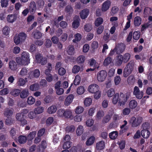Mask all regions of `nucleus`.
Returning <instances> with one entry per match:
<instances>
[{
    "instance_id": "62",
    "label": "nucleus",
    "mask_w": 152,
    "mask_h": 152,
    "mask_svg": "<svg viewBox=\"0 0 152 152\" xmlns=\"http://www.w3.org/2000/svg\"><path fill=\"white\" fill-rule=\"evenodd\" d=\"M111 118V117L110 115H107L104 117L102 120V122L103 123H106L109 121Z\"/></svg>"
},
{
    "instance_id": "52",
    "label": "nucleus",
    "mask_w": 152,
    "mask_h": 152,
    "mask_svg": "<svg viewBox=\"0 0 152 152\" xmlns=\"http://www.w3.org/2000/svg\"><path fill=\"white\" fill-rule=\"evenodd\" d=\"M80 69V67L77 65H75L72 70V72L73 73L76 74L77 73Z\"/></svg>"
},
{
    "instance_id": "2",
    "label": "nucleus",
    "mask_w": 152,
    "mask_h": 152,
    "mask_svg": "<svg viewBox=\"0 0 152 152\" xmlns=\"http://www.w3.org/2000/svg\"><path fill=\"white\" fill-rule=\"evenodd\" d=\"M30 56L28 53L26 51L23 52L20 58H16V61L18 63L26 65L30 63Z\"/></svg>"
},
{
    "instance_id": "48",
    "label": "nucleus",
    "mask_w": 152,
    "mask_h": 152,
    "mask_svg": "<svg viewBox=\"0 0 152 152\" xmlns=\"http://www.w3.org/2000/svg\"><path fill=\"white\" fill-rule=\"evenodd\" d=\"M84 29L87 32H89L92 29V25L90 23H87L84 26Z\"/></svg>"
},
{
    "instance_id": "57",
    "label": "nucleus",
    "mask_w": 152,
    "mask_h": 152,
    "mask_svg": "<svg viewBox=\"0 0 152 152\" xmlns=\"http://www.w3.org/2000/svg\"><path fill=\"white\" fill-rule=\"evenodd\" d=\"M65 110L63 109H60L57 111V114L58 116L60 117H63L64 116L65 113Z\"/></svg>"
},
{
    "instance_id": "3",
    "label": "nucleus",
    "mask_w": 152,
    "mask_h": 152,
    "mask_svg": "<svg viewBox=\"0 0 152 152\" xmlns=\"http://www.w3.org/2000/svg\"><path fill=\"white\" fill-rule=\"evenodd\" d=\"M142 126L143 129L141 131V132L142 136L144 138H148L151 134L150 132L148 130V124L146 122L142 124Z\"/></svg>"
},
{
    "instance_id": "4",
    "label": "nucleus",
    "mask_w": 152,
    "mask_h": 152,
    "mask_svg": "<svg viewBox=\"0 0 152 152\" xmlns=\"http://www.w3.org/2000/svg\"><path fill=\"white\" fill-rule=\"evenodd\" d=\"M130 96V94L128 93L124 94L123 93H121L119 99V105L121 106L124 105Z\"/></svg>"
},
{
    "instance_id": "19",
    "label": "nucleus",
    "mask_w": 152,
    "mask_h": 152,
    "mask_svg": "<svg viewBox=\"0 0 152 152\" xmlns=\"http://www.w3.org/2000/svg\"><path fill=\"white\" fill-rule=\"evenodd\" d=\"M104 147L105 142L103 141H100L96 144V147L98 150H102L104 149Z\"/></svg>"
},
{
    "instance_id": "36",
    "label": "nucleus",
    "mask_w": 152,
    "mask_h": 152,
    "mask_svg": "<svg viewBox=\"0 0 152 152\" xmlns=\"http://www.w3.org/2000/svg\"><path fill=\"white\" fill-rule=\"evenodd\" d=\"M64 116L66 118H70L72 115V112L70 110L66 109L65 110Z\"/></svg>"
},
{
    "instance_id": "41",
    "label": "nucleus",
    "mask_w": 152,
    "mask_h": 152,
    "mask_svg": "<svg viewBox=\"0 0 152 152\" xmlns=\"http://www.w3.org/2000/svg\"><path fill=\"white\" fill-rule=\"evenodd\" d=\"M43 110L44 108L43 107H39L35 108L34 111L35 113L39 114L42 113Z\"/></svg>"
},
{
    "instance_id": "5",
    "label": "nucleus",
    "mask_w": 152,
    "mask_h": 152,
    "mask_svg": "<svg viewBox=\"0 0 152 152\" xmlns=\"http://www.w3.org/2000/svg\"><path fill=\"white\" fill-rule=\"evenodd\" d=\"M142 120V118L140 116L137 117L136 118L134 116L132 117L130 120L132 126L133 127L138 126L140 124Z\"/></svg>"
},
{
    "instance_id": "60",
    "label": "nucleus",
    "mask_w": 152,
    "mask_h": 152,
    "mask_svg": "<svg viewBox=\"0 0 152 152\" xmlns=\"http://www.w3.org/2000/svg\"><path fill=\"white\" fill-rule=\"evenodd\" d=\"M9 92V91L7 88H4L0 91V95H7Z\"/></svg>"
},
{
    "instance_id": "34",
    "label": "nucleus",
    "mask_w": 152,
    "mask_h": 152,
    "mask_svg": "<svg viewBox=\"0 0 152 152\" xmlns=\"http://www.w3.org/2000/svg\"><path fill=\"white\" fill-rule=\"evenodd\" d=\"M118 133L117 131H113L110 133L109 134L110 137L112 140H114L118 137Z\"/></svg>"
},
{
    "instance_id": "43",
    "label": "nucleus",
    "mask_w": 152,
    "mask_h": 152,
    "mask_svg": "<svg viewBox=\"0 0 152 152\" xmlns=\"http://www.w3.org/2000/svg\"><path fill=\"white\" fill-rule=\"evenodd\" d=\"M80 25L79 20L78 19H76L74 20L72 23V26L73 28L76 29Z\"/></svg>"
},
{
    "instance_id": "42",
    "label": "nucleus",
    "mask_w": 152,
    "mask_h": 152,
    "mask_svg": "<svg viewBox=\"0 0 152 152\" xmlns=\"http://www.w3.org/2000/svg\"><path fill=\"white\" fill-rule=\"evenodd\" d=\"M36 134V131L30 132L27 136L28 140L31 141L34 137Z\"/></svg>"
},
{
    "instance_id": "26",
    "label": "nucleus",
    "mask_w": 152,
    "mask_h": 152,
    "mask_svg": "<svg viewBox=\"0 0 152 152\" xmlns=\"http://www.w3.org/2000/svg\"><path fill=\"white\" fill-rule=\"evenodd\" d=\"M40 74L39 70L38 69H36L31 72L29 75H32V77L37 78L39 76Z\"/></svg>"
},
{
    "instance_id": "31",
    "label": "nucleus",
    "mask_w": 152,
    "mask_h": 152,
    "mask_svg": "<svg viewBox=\"0 0 152 152\" xmlns=\"http://www.w3.org/2000/svg\"><path fill=\"white\" fill-rule=\"evenodd\" d=\"M103 22V19L101 17L98 18H96L95 22V25L98 27L102 24Z\"/></svg>"
},
{
    "instance_id": "16",
    "label": "nucleus",
    "mask_w": 152,
    "mask_h": 152,
    "mask_svg": "<svg viewBox=\"0 0 152 152\" xmlns=\"http://www.w3.org/2000/svg\"><path fill=\"white\" fill-rule=\"evenodd\" d=\"M74 98V96L72 94L69 95L66 99L64 102V104L66 106L69 105L72 102Z\"/></svg>"
},
{
    "instance_id": "44",
    "label": "nucleus",
    "mask_w": 152,
    "mask_h": 152,
    "mask_svg": "<svg viewBox=\"0 0 152 152\" xmlns=\"http://www.w3.org/2000/svg\"><path fill=\"white\" fill-rule=\"evenodd\" d=\"M83 126H79L76 130L77 134V135H80L83 133Z\"/></svg>"
},
{
    "instance_id": "13",
    "label": "nucleus",
    "mask_w": 152,
    "mask_h": 152,
    "mask_svg": "<svg viewBox=\"0 0 152 152\" xmlns=\"http://www.w3.org/2000/svg\"><path fill=\"white\" fill-rule=\"evenodd\" d=\"M89 13V10L87 9H84L80 12V16L81 18L84 19L86 18L88 15Z\"/></svg>"
},
{
    "instance_id": "25",
    "label": "nucleus",
    "mask_w": 152,
    "mask_h": 152,
    "mask_svg": "<svg viewBox=\"0 0 152 152\" xmlns=\"http://www.w3.org/2000/svg\"><path fill=\"white\" fill-rule=\"evenodd\" d=\"M26 137L23 135H20L18 138V142L21 144H23L25 143L27 140Z\"/></svg>"
},
{
    "instance_id": "54",
    "label": "nucleus",
    "mask_w": 152,
    "mask_h": 152,
    "mask_svg": "<svg viewBox=\"0 0 152 152\" xmlns=\"http://www.w3.org/2000/svg\"><path fill=\"white\" fill-rule=\"evenodd\" d=\"M84 109L81 106H78L75 109V113L77 114H80L83 111Z\"/></svg>"
},
{
    "instance_id": "10",
    "label": "nucleus",
    "mask_w": 152,
    "mask_h": 152,
    "mask_svg": "<svg viewBox=\"0 0 152 152\" xmlns=\"http://www.w3.org/2000/svg\"><path fill=\"white\" fill-rule=\"evenodd\" d=\"M25 115L21 112L17 113L16 115V118L17 120L21 122L22 125L24 126L27 124V121L25 119Z\"/></svg>"
},
{
    "instance_id": "39",
    "label": "nucleus",
    "mask_w": 152,
    "mask_h": 152,
    "mask_svg": "<svg viewBox=\"0 0 152 152\" xmlns=\"http://www.w3.org/2000/svg\"><path fill=\"white\" fill-rule=\"evenodd\" d=\"M112 61V58L110 56H108L106 58L104 61L103 64L104 66H108Z\"/></svg>"
},
{
    "instance_id": "14",
    "label": "nucleus",
    "mask_w": 152,
    "mask_h": 152,
    "mask_svg": "<svg viewBox=\"0 0 152 152\" xmlns=\"http://www.w3.org/2000/svg\"><path fill=\"white\" fill-rule=\"evenodd\" d=\"M36 5L34 1L31 2L29 5V10L31 14H34L36 10Z\"/></svg>"
},
{
    "instance_id": "20",
    "label": "nucleus",
    "mask_w": 152,
    "mask_h": 152,
    "mask_svg": "<svg viewBox=\"0 0 152 152\" xmlns=\"http://www.w3.org/2000/svg\"><path fill=\"white\" fill-rule=\"evenodd\" d=\"M57 108L55 105H52L49 107L47 110V112L49 114L54 113L56 112Z\"/></svg>"
},
{
    "instance_id": "8",
    "label": "nucleus",
    "mask_w": 152,
    "mask_h": 152,
    "mask_svg": "<svg viewBox=\"0 0 152 152\" xmlns=\"http://www.w3.org/2000/svg\"><path fill=\"white\" fill-rule=\"evenodd\" d=\"M107 76V73L105 70H102L97 74V78L99 82H102L105 79Z\"/></svg>"
},
{
    "instance_id": "49",
    "label": "nucleus",
    "mask_w": 152,
    "mask_h": 152,
    "mask_svg": "<svg viewBox=\"0 0 152 152\" xmlns=\"http://www.w3.org/2000/svg\"><path fill=\"white\" fill-rule=\"evenodd\" d=\"M66 73L65 69L62 67H60L58 70V73L61 76L64 75Z\"/></svg>"
},
{
    "instance_id": "40",
    "label": "nucleus",
    "mask_w": 152,
    "mask_h": 152,
    "mask_svg": "<svg viewBox=\"0 0 152 152\" xmlns=\"http://www.w3.org/2000/svg\"><path fill=\"white\" fill-rule=\"evenodd\" d=\"M18 36L22 42L25 41L27 37L26 34L23 32L20 33Z\"/></svg>"
},
{
    "instance_id": "23",
    "label": "nucleus",
    "mask_w": 152,
    "mask_h": 152,
    "mask_svg": "<svg viewBox=\"0 0 152 152\" xmlns=\"http://www.w3.org/2000/svg\"><path fill=\"white\" fill-rule=\"evenodd\" d=\"M13 114L12 111L9 108L6 109L4 111V115L5 117L8 118H10L11 117Z\"/></svg>"
},
{
    "instance_id": "17",
    "label": "nucleus",
    "mask_w": 152,
    "mask_h": 152,
    "mask_svg": "<svg viewBox=\"0 0 152 152\" xmlns=\"http://www.w3.org/2000/svg\"><path fill=\"white\" fill-rule=\"evenodd\" d=\"M74 10L70 5H67L65 8V12L67 15L70 16L73 13Z\"/></svg>"
},
{
    "instance_id": "45",
    "label": "nucleus",
    "mask_w": 152,
    "mask_h": 152,
    "mask_svg": "<svg viewBox=\"0 0 152 152\" xmlns=\"http://www.w3.org/2000/svg\"><path fill=\"white\" fill-rule=\"evenodd\" d=\"M119 10V8L117 6L113 7L111 9L110 14L111 15H113L116 14Z\"/></svg>"
},
{
    "instance_id": "37",
    "label": "nucleus",
    "mask_w": 152,
    "mask_h": 152,
    "mask_svg": "<svg viewBox=\"0 0 152 152\" xmlns=\"http://www.w3.org/2000/svg\"><path fill=\"white\" fill-rule=\"evenodd\" d=\"M119 96L118 93H116L114 95L112 100V102L114 104H116L118 101L119 102Z\"/></svg>"
},
{
    "instance_id": "15",
    "label": "nucleus",
    "mask_w": 152,
    "mask_h": 152,
    "mask_svg": "<svg viewBox=\"0 0 152 152\" xmlns=\"http://www.w3.org/2000/svg\"><path fill=\"white\" fill-rule=\"evenodd\" d=\"M9 68L13 71L15 70L18 69L17 65L14 61H10L9 63Z\"/></svg>"
},
{
    "instance_id": "29",
    "label": "nucleus",
    "mask_w": 152,
    "mask_h": 152,
    "mask_svg": "<svg viewBox=\"0 0 152 152\" xmlns=\"http://www.w3.org/2000/svg\"><path fill=\"white\" fill-rule=\"evenodd\" d=\"M20 92V91L18 89H15L12 90L10 92V94L14 96H18Z\"/></svg>"
},
{
    "instance_id": "64",
    "label": "nucleus",
    "mask_w": 152,
    "mask_h": 152,
    "mask_svg": "<svg viewBox=\"0 0 152 152\" xmlns=\"http://www.w3.org/2000/svg\"><path fill=\"white\" fill-rule=\"evenodd\" d=\"M14 41V42L16 45H18L20 43V42H22V41H21L20 39L18 36H15V37Z\"/></svg>"
},
{
    "instance_id": "63",
    "label": "nucleus",
    "mask_w": 152,
    "mask_h": 152,
    "mask_svg": "<svg viewBox=\"0 0 152 152\" xmlns=\"http://www.w3.org/2000/svg\"><path fill=\"white\" fill-rule=\"evenodd\" d=\"M70 142H64L63 145V148L64 149H66L70 147Z\"/></svg>"
},
{
    "instance_id": "9",
    "label": "nucleus",
    "mask_w": 152,
    "mask_h": 152,
    "mask_svg": "<svg viewBox=\"0 0 152 152\" xmlns=\"http://www.w3.org/2000/svg\"><path fill=\"white\" fill-rule=\"evenodd\" d=\"M126 45L122 43L118 44L117 46H116L114 48V50L116 51L117 54H120L122 53L126 48Z\"/></svg>"
},
{
    "instance_id": "51",
    "label": "nucleus",
    "mask_w": 152,
    "mask_h": 152,
    "mask_svg": "<svg viewBox=\"0 0 152 152\" xmlns=\"http://www.w3.org/2000/svg\"><path fill=\"white\" fill-rule=\"evenodd\" d=\"M67 53L70 55H72L74 54V48L73 46H69L68 50L67 51Z\"/></svg>"
},
{
    "instance_id": "24",
    "label": "nucleus",
    "mask_w": 152,
    "mask_h": 152,
    "mask_svg": "<svg viewBox=\"0 0 152 152\" xmlns=\"http://www.w3.org/2000/svg\"><path fill=\"white\" fill-rule=\"evenodd\" d=\"M16 16L14 15H10L7 16V19L8 22L12 23L16 20Z\"/></svg>"
},
{
    "instance_id": "11",
    "label": "nucleus",
    "mask_w": 152,
    "mask_h": 152,
    "mask_svg": "<svg viewBox=\"0 0 152 152\" xmlns=\"http://www.w3.org/2000/svg\"><path fill=\"white\" fill-rule=\"evenodd\" d=\"M99 86L96 84H91L88 87V91L91 93L96 92L99 90Z\"/></svg>"
},
{
    "instance_id": "1",
    "label": "nucleus",
    "mask_w": 152,
    "mask_h": 152,
    "mask_svg": "<svg viewBox=\"0 0 152 152\" xmlns=\"http://www.w3.org/2000/svg\"><path fill=\"white\" fill-rule=\"evenodd\" d=\"M130 57V54L128 53H125L123 56L121 54H118L116 56L115 60V65L120 66L123 62L126 63L129 60Z\"/></svg>"
},
{
    "instance_id": "59",
    "label": "nucleus",
    "mask_w": 152,
    "mask_h": 152,
    "mask_svg": "<svg viewBox=\"0 0 152 152\" xmlns=\"http://www.w3.org/2000/svg\"><path fill=\"white\" fill-rule=\"evenodd\" d=\"M104 29V26L103 25L99 26L96 30V33L98 34L102 33Z\"/></svg>"
},
{
    "instance_id": "53",
    "label": "nucleus",
    "mask_w": 152,
    "mask_h": 152,
    "mask_svg": "<svg viewBox=\"0 0 152 152\" xmlns=\"http://www.w3.org/2000/svg\"><path fill=\"white\" fill-rule=\"evenodd\" d=\"M75 39H74L73 40V42H75L76 41L77 42L80 41L81 39V35L79 33H77L75 35Z\"/></svg>"
},
{
    "instance_id": "32",
    "label": "nucleus",
    "mask_w": 152,
    "mask_h": 152,
    "mask_svg": "<svg viewBox=\"0 0 152 152\" xmlns=\"http://www.w3.org/2000/svg\"><path fill=\"white\" fill-rule=\"evenodd\" d=\"M152 9L149 7H146L144 10V14L147 16L151 14Z\"/></svg>"
},
{
    "instance_id": "58",
    "label": "nucleus",
    "mask_w": 152,
    "mask_h": 152,
    "mask_svg": "<svg viewBox=\"0 0 152 152\" xmlns=\"http://www.w3.org/2000/svg\"><path fill=\"white\" fill-rule=\"evenodd\" d=\"M104 115V112L103 111L99 110L97 112L96 116L98 119H100Z\"/></svg>"
},
{
    "instance_id": "6",
    "label": "nucleus",
    "mask_w": 152,
    "mask_h": 152,
    "mask_svg": "<svg viewBox=\"0 0 152 152\" xmlns=\"http://www.w3.org/2000/svg\"><path fill=\"white\" fill-rule=\"evenodd\" d=\"M133 68V64L130 62L128 63L124 70L123 73V76L124 77H128L132 72Z\"/></svg>"
},
{
    "instance_id": "22",
    "label": "nucleus",
    "mask_w": 152,
    "mask_h": 152,
    "mask_svg": "<svg viewBox=\"0 0 152 152\" xmlns=\"http://www.w3.org/2000/svg\"><path fill=\"white\" fill-rule=\"evenodd\" d=\"M141 23V18L140 16H136L134 19V25L136 26H139Z\"/></svg>"
},
{
    "instance_id": "56",
    "label": "nucleus",
    "mask_w": 152,
    "mask_h": 152,
    "mask_svg": "<svg viewBox=\"0 0 152 152\" xmlns=\"http://www.w3.org/2000/svg\"><path fill=\"white\" fill-rule=\"evenodd\" d=\"M139 32L137 31H134L133 34V37L134 39L137 40L140 37Z\"/></svg>"
},
{
    "instance_id": "12",
    "label": "nucleus",
    "mask_w": 152,
    "mask_h": 152,
    "mask_svg": "<svg viewBox=\"0 0 152 152\" xmlns=\"http://www.w3.org/2000/svg\"><path fill=\"white\" fill-rule=\"evenodd\" d=\"M111 5L110 2L108 0L105 1L102 4L101 10L102 12H105L108 10Z\"/></svg>"
},
{
    "instance_id": "35",
    "label": "nucleus",
    "mask_w": 152,
    "mask_h": 152,
    "mask_svg": "<svg viewBox=\"0 0 152 152\" xmlns=\"http://www.w3.org/2000/svg\"><path fill=\"white\" fill-rule=\"evenodd\" d=\"M85 90L83 86H80L77 89V93L79 95H81L84 93Z\"/></svg>"
},
{
    "instance_id": "61",
    "label": "nucleus",
    "mask_w": 152,
    "mask_h": 152,
    "mask_svg": "<svg viewBox=\"0 0 152 152\" xmlns=\"http://www.w3.org/2000/svg\"><path fill=\"white\" fill-rule=\"evenodd\" d=\"M37 3L38 7L39 8H42L45 4V2L43 0H37Z\"/></svg>"
},
{
    "instance_id": "21",
    "label": "nucleus",
    "mask_w": 152,
    "mask_h": 152,
    "mask_svg": "<svg viewBox=\"0 0 152 152\" xmlns=\"http://www.w3.org/2000/svg\"><path fill=\"white\" fill-rule=\"evenodd\" d=\"M28 95V91L27 89H24L20 93V97L22 99H24L27 97Z\"/></svg>"
},
{
    "instance_id": "27",
    "label": "nucleus",
    "mask_w": 152,
    "mask_h": 152,
    "mask_svg": "<svg viewBox=\"0 0 152 152\" xmlns=\"http://www.w3.org/2000/svg\"><path fill=\"white\" fill-rule=\"evenodd\" d=\"M129 105L130 108L133 109L137 106V103L136 101L132 100L130 101Z\"/></svg>"
},
{
    "instance_id": "47",
    "label": "nucleus",
    "mask_w": 152,
    "mask_h": 152,
    "mask_svg": "<svg viewBox=\"0 0 152 152\" xmlns=\"http://www.w3.org/2000/svg\"><path fill=\"white\" fill-rule=\"evenodd\" d=\"M92 100L91 98H86L84 101L85 105L86 107L89 106L91 104Z\"/></svg>"
},
{
    "instance_id": "50",
    "label": "nucleus",
    "mask_w": 152,
    "mask_h": 152,
    "mask_svg": "<svg viewBox=\"0 0 152 152\" xmlns=\"http://www.w3.org/2000/svg\"><path fill=\"white\" fill-rule=\"evenodd\" d=\"M107 95L109 97H111L115 94L114 89L113 88H110L107 92Z\"/></svg>"
},
{
    "instance_id": "55",
    "label": "nucleus",
    "mask_w": 152,
    "mask_h": 152,
    "mask_svg": "<svg viewBox=\"0 0 152 152\" xmlns=\"http://www.w3.org/2000/svg\"><path fill=\"white\" fill-rule=\"evenodd\" d=\"M35 102V99L32 96L28 97V98L27 102L28 104H33Z\"/></svg>"
},
{
    "instance_id": "33",
    "label": "nucleus",
    "mask_w": 152,
    "mask_h": 152,
    "mask_svg": "<svg viewBox=\"0 0 152 152\" xmlns=\"http://www.w3.org/2000/svg\"><path fill=\"white\" fill-rule=\"evenodd\" d=\"M39 88V85L38 83H34L30 86V89L31 91H37Z\"/></svg>"
},
{
    "instance_id": "7",
    "label": "nucleus",
    "mask_w": 152,
    "mask_h": 152,
    "mask_svg": "<svg viewBox=\"0 0 152 152\" xmlns=\"http://www.w3.org/2000/svg\"><path fill=\"white\" fill-rule=\"evenodd\" d=\"M35 57L37 63L42 65H45L47 62V58L43 57L40 53L36 55Z\"/></svg>"
},
{
    "instance_id": "30",
    "label": "nucleus",
    "mask_w": 152,
    "mask_h": 152,
    "mask_svg": "<svg viewBox=\"0 0 152 152\" xmlns=\"http://www.w3.org/2000/svg\"><path fill=\"white\" fill-rule=\"evenodd\" d=\"M32 35L34 38L36 39H39L42 36L41 33L39 31H34L32 33Z\"/></svg>"
},
{
    "instance_id": "28",
    "label": "nucleus",
    "mask_w": 152,
    "mask_h": 152,
    "mask_svg": "<svg viewBox=\"0 0 152 152\" xmlns=\"http://www.w3.org/2000/svg\"><path fill=\"white\" fill-rule=\"evenodd\" d=\"M95 137L94 136L90 137L86 142V145L89 146L93 144L95 141Z\"/></svg>"
},
{
    "instance_id": "38",
    "label": "nucleus",
    "mask_w": 152,
    "mask_h": 152,
    "mask_svg": "<svg viewBox=\"0 0 152 152\" xmlns=\"http://www.w3.org/2000/svg\"><path fill=\"white\" fill-rule=\"evenodd\" d=\"M85 60V57L84 56L81 55L78 56L77 58V62L79 64L84 63Z\"/></svg>"
},
{
    "instance_id": "18",
    "label": "nucleus",
    "mask_w": 152,
    "mask_h": 152,
    "mask_svg": "<svg viewBox=\"0 0 152 152\" xmlns=\"http://www.w3.org/2000/svg\"><path fill=\"white\" fill-rule=\"evenodd\" d=\"M47 144L45 141L43 140L42 141L41 144L38 147L39 152H43L46 148Z\"/></svg>"
},
{
    "instance_id": "46",
    "label": "nucleus",
    "mask_w": 152,
    "mask_h": 152,
    "mask_svg": "<svg viewBox=\"0 0 152 152\" xmlns=\"http://www.w3.org/2000/svg\"><path fill=\"white\" fill-rule=\"evenodd\" d=\"M10 28L9 26H5L2 30L3 34L5 35H7L10 33Z\"/></svg>"
}]
</instances>
